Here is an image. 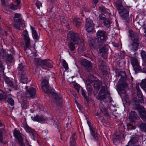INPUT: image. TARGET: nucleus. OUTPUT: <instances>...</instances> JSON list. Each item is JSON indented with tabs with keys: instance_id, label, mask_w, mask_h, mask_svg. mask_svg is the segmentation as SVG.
Listing matches in <instances>:
<instances>
[{
	"instance_id": "f257e3e1",
	"label": "nucleus",
	"mask_w": 146,
	"mask_h": 146,
	"mask_svg": "<svg viewBox=\"0 0 146 146\" xmlns=\"http://www.w3.org/2000/svg\"><path fill=\"white\" fill-rule=\"evenodd\" d=\"M41 87L44 93L51 95L53 96V100L56 105L60 106L62 103V97L60 94L49 86L48 80L46 78H44L42 80Z\"/></svg>"
},
{
	"instance_id": "f03ea898",
	"label": "nucleus",
	"mask_w": 146,
	"mask_h": 146,
	"mask_svg": "<svg viewBox=\"0 0 146 146\" xmlns=\"http://www.w3.org/2000/svg\"><path fill=\"white\" fill-rule=\"evenodd\" d=\"M28 88V86H26L25 88L27 90L26 92L23 94L21 98V107L24 109H27L28 107V99L36 96V91L35 88L33 87Z\"/></svg>"
},
{
	"instance_id": "7ed1b4c3",
	"label": "nucleus",
	"mask_w": 146,
	"mask_h": 146,
	"mask_svg": "<svg viewBox=\"0 0 146 146\" xmlns=\"http://www.w3.org/2000/svg\"><path fill=\"white\" fill-rule=\"evenodd\" d=\"M116 6L118 13L120 14L122 17L125 20L126 25L127 26L130 20L129 19V7L124 8L121 2L119 0L116 2Z\"/></svg>"
},
{
	"instance_id": "20e7f679",
	"label": "nucleus",
	"mask_w": 146,
	"mask_h": 146,
	"mask_svg": "<svg viewBox=\"0 0 146 146\" xmlns=\"http://www.w3.org/2000/svg\"><path fill=\"white\" fill-rule=\"evenodd\" d=\"M129 36L132 40L130 46L131 50L135 52L138 49V47L140 44L139 35L137 32L133 31L132 30H129Z\"/></svg>"
},
{
	"instance_id": "39448f33",
	"label": "nucleus",
	"mask_w": 146,
	"mask_h": 146,
	"mask_svg": "<svg viewBox=\"0 0 146 146\" xmlns=\"http://www.w3.org/2000/svg\"><path fill=\"white\" fill-rule=\"evenodd\" d=\"M118 76H120L121 78L119 80L117 86L118 90L120 91H123L127 86L126 82L127 76L125 71H121L118 74Z\"/></svg>"
},
{
	"instance_id": "423d86ee",
	"label": "nucleus",
	"mask_w": 146,
	"mask_h": 146,
	"mask_svg": "<svg viewBox=\"0 0 146 146\" xmlns=\"http://www.w3.org/2000/svg\"><path fill=\"white\" fill-rule=\"evenodd\" d=\"M107 39V34L106 31L103 30H98L97 31L95 39L99 45H103Z\"/></svg>"
},
{
	"instance_id": "0eeeda50",
	"label": "nucleus",
	"mask_w": 146,
	"mask_h": 146,
	"mask_svg": "<svg viewBox=\"0 0 146 146\" xmlns=\"http://www.w3.org/2000/svg\"><path fill=\"white\" fill-rule=\"evenodd\" d=\"M67 38L69 42H74L76 44H78L80 42V40L79 34L73 32L72 31H70L69 32L68 34Z\"/></svg>"
},
{
	"instance_id": "6e6552de",
	"label": "nucleus",
	"mask_w": 146,
	"mask_h": 146,
	"mask_svg": "<svg viewBox=\"0 0 146 146\" xmlns=\"http://www.w3.org/2000/svg\"><path fill=\"white\" fill-rule=\"evenodd\" d=\"M15 23L14 26L16 29L19 30L20 27H24L25 25L23 23V21L22 19L21 15L20 14L16 13L14 17Z\"/></svg>"
},
{
	"instance_id": "1a4fd4ad",
	"label": "nucleus",
	"mask_w": 146,
	"mask_h": 146,
	"mask_svg": "<svg viewBox=\"0 0 146 146\" xmlns=\"http://www.w3.org/2000/svg\"><path fill=\"white\" fill-rule=\"evenodd\" d=\"M106 88L105 86H102L99 92L96 97L98 100L102 101L106 98V96L108 98L110 97V93L108 91L106 92Z\"/></svg>"
},
{
	"instance_id": "9d476101",
	"label": "nucleus",
	"mask_w": 146,
	"mask_h": 146,
	"mask_svg": "<svg viewBox=\"0 0 146 146\" xmlns=\"http://www.w3.org/2000/svg\"><path fill=\"white\" fill-rule=\"evenodd\" d=\"M94 21V19L90 17L86 19L85 27L86 30L88 33L92 32L94 29V25L93 23Z\"/></svg>"
},
{
	"instance_id": "9b49d317",
	"label": "nucleus",
	"mask_w": 146,
	"mask_h": 146,
	"mask_svg": "<svg viewBox=\"0 0 146 146\" xmlns=\"http://www.w3.org/2000/svg\"><path fill=\"white\" fill-rule=\"evenodd\" d=\"M3 79L5 82L11 88L16 89L17 88V82L14 79L5 76Z\"/></svg>"
},
{
	"instance_id": "f8f14e48",
	"label": "nucleus",
	"mask_w": 146,
	"mask_h": 146,
	"mask_svg": "<svg viewBox=\"0 0 146 146\" xmlns=\"http://www.w3.org/2000/svg\"><path fill=\"white\" fill-rule=\"evenodd\" d=\"M130 60L131 64L136 73L139 72L141 70V68L136 56L131 57Z\"/></svg>"
},
{
	"instance_id": "ddd939ff",
	"label": "nucleus",
	"mask_w": 146,
	"mask_h": 146,
	"mask_svg": "<svg viewBox=\"0 0 146 146\" xmlns=\"http://www.w3.org/2000/svg\"><path fill=\"white\" fill-rule=\"evenodd\" d=\"M23 127L27 133L29 134H31L34 138L36 135H37L35 130L29 127L27 123H23ZM34 139L35 140L34 138Z\"/></svg>"
},
{
	"instance_id": "4468645a",
	"label": "nucleus",
	"mask_w": 146,
	"mask_h": 146,
	"mask_svg": "<svg viewBox=\"0 0 146 146\" xmlns=\"http://www.w3.org/2000/svg\"><path fill=\"white\" fill-rule=\"evenodd\" d=\"M81 64L88 71L90 72L92 70V64L90 61L86 60H84L82 61Z\"/></svg>"
},
{
	"instance_id": "2eb2a0df",
	"label": "nucleus",
	"mask_w": 146,
	"mask_h": 146,
	"mask_svg": "<svg viewBox=\"0 0 146 146\" xmlns=\"http://www.w3.org/2000/svg\"><path fill=\"white\" fill-rule=\"evenodd\" d=\"M89 82L90 84H91L94 86V90L97 91L99 90L102 84V82L99 80H90Z\"/></svg>"
},
{
	"instance_id": "dca6fc26",
	"label": "nucleus",
	"mask_w": 146,
	"mask_h": 146,
	"mask_svg": "<svg viewBox=\"0 0 146 146\" xmlns=\"http://www.w3.org/2000/svg\"><path fill=\"white\" fill-rule=\"evenodd\" d=\"M139 103H141L140 102V101L136 99L134 101V104H133V107L134 109L137 110L139 112L141 111L142 110L144 109L143 107Z\"/></svg>"
},
{
	"instance_id": "f3484780",
	"label": "nucleus",
	"mask_w": 146,
	"mask_h": 146,
	"mask_svg": "<svg viewBox=\"0 0 146 146\" xmlns=\"http://www.w3.org/2000/svg\"><path fill=\"white\" fill-rule=\"evenodd\" d=\"M31 118L33 121L38 122L43 121H45L46 119V117L42 115L40 116L38 115H37L34 117L31 116Z\"/></svg>"
},
{
	"instance_id": "a211bd4d",
	"label": "nucleus",
	"mask_w": 146,
	"mask_h": 146,
	"mask_svg": "<svg viewBox=\"0 0 146 146\" xmlns=\"http://www.w3.org/2000/svg\"><path fill=\"white\" fill-rule=\"evenodd\" d=\"M88 42L90 48L92 49H96L97 47V45L94 39L90 37H88Z\"/></svg>"
},
{
	"instance_id": "6ab92c4d",
	"label": "nucleus",
	"mask_w": 146,
	"mask_h": 146,
	"mask_svg": "<svg viewBox=\"0 0 146 146\" xmlns=\"http://www.w3.org/2000/svg\"><path fill=\"white\" fill-rule=\"evenodd\" d=\"M91 134L94 139L98 141H99V139L97 135V130L95 128L90 126Z\"/></svg>"
},
{
	"instance_id": "aec40b11",
	"label": "nucleus",
	"mask_w": 146,
	"mask_h": 146,
	"mask_svg": "<svg viewBox=\"0 0 146 146\" xmlns=\"http://www.w3.org/2000/svg\"><path fill=\"white\" fill-rule=\"evenodd\" d=\"M18 74L27 73L28 72L25 66L22 63L19 64V66L18 67Z\"/></svg>"
},
{
	"instance_id": "412c9836",
	"label": "nucleus",
	"mask_w": 146,
	"mask_h": 146,
	"mask_svg": "<svg viewBox=\"0 0 146 146\" xmlns=\"http://www.w3.org/2000/svg\"><path fill=\"white\" fill-rule=\"evenodd\" d=\"M136 89L137 90V93L138 96V100L140 101L141 103L143 102V96L141 93V92L139 88V85H137L136 87Z\"/></svg>"
},
{
	"instance_id": "4be33fe9",
	"label": "nucleus",
	"mask_w": 146,
	"mask_h": 146,
	"mask_svg": "<svg viewBox=\"0 0 146 146\" xmlns=\"http://www.w3.org/2000/svg\"><path fill=\"white\" fill-rule=\"evenodd\" d=\"M139 140V138L137 137L131 138L128 143V145H135Z\"/></svg>"
},
{
	"instance_id": "5701e85b",
	"label": "nucleus",
	"mask_w": 146,
	"mask_h": 146,
	"mask_svg": "<svg viewBox=\"0 0 146 146\" xmlns=\"http://www.w3.org/2000/svg\"><path fill=\"white\" fill-rule=\"evenodd\" d=\"M26 74L27 73L19 74L21 82L23 84L27 83L28 82V78Z\"/></svg>"
},
{
	"instance_id": "b1692460",
	"label": "nucleus",
	"mask_w": 146,
	"mask_h": 146,
	"mask_svg": "<svg viewBox=\"0 0 146 146\" xmlns=\"http://www.w3.org/2000/svg\"><path fill=\"white\" fill-rule=\"evenodd\" d=\"M44 66L49 68L52 67L53 66L52 64V62L49 60H43L42 67L44 68Z\"/></svg>"
},
{
	"instance_id": "393cba45",
	"label": "nucleus",
	"mask_w": 146,
	"mask_h": 146,
	"mask_svg": "<svg viewBox=\"0 0 146 146\" xmlns=\"http://www.w3.org/2000/svg\"><path fill=\"white\" fill-rule=\"evenodd\" d=\"M74 42H69L68 43V46L69 50L72 52L74 53L75 51L76 48L75 44Z\"/></svg>"
},
{
	"instance_id": "a878e982",
	"label": "nucleus",
	"mask_w": 146,
	"mask_h": 146,
	"mask_svg": "<svg viewBox=\"0 0 146 146\" xmlns=\"http://www.w3.org/2000/svg\"><path fill=\"white\" fill-rule=\"evenodd\" d=\"M8 96L6 93L4 92H2L0 93V100L1 101H6L8 96Z\"/></svg>"
},
{
	"instance_id": "bb28decb",
	"label": "nucleus",
	"mask_w": 146,
	"mask_h": 146,
	"mask_svg": "<svg viewBox=\"0 0 146 146\" xmlns=\"http://www.w3.org/2000/svg\"><path fill=\"white\" fill-rule=\"evenodd\" d=\"M13 134L14 136L17 139L18 141L22 140L23 138L21 135L20 132L17 130L16 129L14 130Z\"/></svg>"
},
{
	"instance_id": "cd10ccee",
	"label": "nucleus",
	"mask_w": 146,
	"mask_h": 146,
	"mask_svg": "<svg viewBox=\"0 0 146 146\" xmlns=\"http://www.w3.org/2000/svg\"><path fill=\"white\" fill-rule=\"evenodd\" d=\"M43 60L35 58L34 60V63L37 66H40L42 68H44L42 67Z\"/></svg>"
},
{
	"instance_id": "c85d7f7f",
	"label": "nucleus",
	"mask_w": 146,
	"mask_h": 146,
	"mask_svg": "<svg viewBox=\"0 0 146 146\" xmlns=\"http://www.w3.org/2000/svg\"><path fill=\"white\" fill-rule=\"evenodd\" d=\"M31 29L32 31V34L33 38L36 40H38L39 37L38 36L37 33L35 30V28L31 26Z\"/></svg>"
},
{
	"instance_id": "c756f323",
	"label": "nucleus",
	"mask_w": 146,
	"mask_h": 146,
	"mask_svg": "<svg viewBox=\"0 0 146 146\" xmlns=\"http://www.w3.org/2000/svg\"><path fill=\"white\" fill-rule=\"evenodd\" d=\"M25 41V44L24 46V50L26 51L27 49H29L30 47V38L24 39Z\"/></svg>"
},
{
	"instance_id": "7c9ffc66",
	"label": "nucleus",
	"mask_w": 146,
	"mask_h": 146,
	"mask_svg": "<svg viewBox=\"0 0 146 146\" xmlns=\"http://www.w3.org/2000/svg\"><path fill=\"white\" fill-rule=\"evenodd\" d=\"M137 117V114L134 111H131L129 113V118L131 120L136 119Z\"/></svg>"
},
{
	"instance_id": "2f4dec72",
	"label": "nucleus",
	"mask_w": 146,
	"mask_h": 146,
	"mask_svg": "<svg viewBox=\"0 0 146 146\" xmlns=\"http://www.w3.org/2000/svg\"><path fill=\"white\" fill-rule=\"evenodd\" d=\"M99 10L102 13H109L110 10L108 9H106L104 6H102L99 7Z\"/></svg>"
},
{
	"instance_id": "473e14b6",
	"label": "nucleus",
	"mask_w": 146,
	"mask_h": 146,
	"mask_svg": "<svg viewBox=\"0 0 146 146\" xmlns=\"http://www.w3.org/2000/svg\"><path fill=\"white\" fill-rule=\"evenodd\" d=\"M139 112L141 118L143 121H146V111L144 109Z\"/></svg>"
},
{
	"instance_id": "72a5a7b5",
	"label": "nucleus",
	"mask_w": 146,
	"mask_h": 146,
	"mask_svg": "<svg viewBox=\"0 0 146 146\" xmlns=\"http://www.w3.org/2000/svg\"><path fill=\"white\" fill-rule=\"evenodd\" d=\"M73 24L76 27L78 28L81 24L80 20L77 17L73 19Z\"/></svg>"
},
{
	"instance_id": "f704fd0d",
	"label": "nucleus",
	"mask_w": 146,
	"mask_h": 146,
	"mask_svg": "<svg viewBox=\"0 0 146 146\" xmlns=\"http://www.w3.org/2000/svg\"><path fill=\"white\" fill-rule=\"evenodd\" d=\"M141 130L144 132H146V123L141 122L139 125Z\"/></svg>"
},
{
	"instance_id": "c9c22d12",
	"label": "nucleus",
	"mask_w": 146,
	"mask_h": 146,
	"mask_svg": "<svg viewBox=\"0 0 146 146\" xmlns=\"http://www.w3.org/2000/svg\"><path fill=\"white\" fill-rule=\"evenodd\" d=\"M55 1V0H48V5L50 6L49 9L50 12H52L51 10L54 7Z\"/></svg>"
},
{
	"instance_id": "e433bc0d",
	"label": "nucleus",
	"mask_w": 146,
	"mask_h": 146,
	"mask_svg": "<svg viewBox=\"0 0 146 146\" xmlns=\"http://www.w3.org/2000/svg\"><path fill=\"white\" fill-rule=\"evenodd\" d=\"M81 94L83 96L84 100L86 101V103H88L89 101V98L88 97L86 96L85 91L81 88Z\"/></svg>"
},
{
	"instance_id": "4c0bfd02",
	"label": "nucleus",
	"mask_w": 146,
	"mask_h": 146,
	"mask_svg": "<svg viewBox=\"0 0 146 146\" xmlns=\"http://www.w3.org/2000/svg\"><path fill=\"white\" fill-rule=\"evenodd\" d=\"M127 129L128 130L134 129L136 128L135 126L133 124V122H131L127 123Z\"/></svg>"
},
{
	"instance_id": "58836bf2",
	"label": "nucleus",
	"mask_w": 146,
	"mask_h": 146,
	"mask_svg": "<svg viewBox=\"0 0 146 146\" xmlns=\"http://www.w3.org/2000/svg\"><path fill=\"white\" fill-rule=\"evenodd\" d=\"M103 23L105 26H109L111 23L109 18H106L103 21Z\"/></svg>"
},
{
	"instance_id": "ea45409f",
	"label": "nucleus",
	"mask_w": 146,
	"mask_h": 146,
	"mask_svg": "<svg viewBox=\"0 0 146 146\" xmlns=\"http://www.w3.org/2000/svg\"><path fill=\"white\" fill-rule=\"evenodd\" d=\"M87 88L88 92L89 95H90L92 92V86L89 83L87 85Z\"/></svg>"
},
{
	"instance_id": "a19ab883",
	"label": "nucleus",
	"mask_w": 146,
	"mask_h": 146,
	"mask_svg": "<svg viewBox=\"0 0 146 146\" xmlns=\"http://www.w3.org/2000/svg\"><path fill=\"white\" fill-rule=\"evenodd\" d=\"M7 102L11 106L14 105V101L11 97L8 98L7 100Z\"/></svg>"
},
{
	"instance_id": "79ce46f5",
	"label": "nucleus",
	"mask_w": 146,
	"mask_h": 146,
	"mask_svg": "<svg viewBox=\"0 0 146 146\" xmlns=\"http://www.w3.org/2000/svg\"><path fill=\"white\" fill-rule=\"evenodd\" d=\"M98 62L99 66L100 67L105 66L106 65L105 63L101 58H99L98 59Z\"/></svg>"
},
{
	"instance_id": "37998d69",
	"label": "nucleus",
	"mask_w": 146,
	"mask_h": 146,
	"mask_svg": "<svg viewBox=\"0 0 146 146\" xmlns=\"http://www.w3.org/2000/svg\"><path fill=\"white\" fill-rule=\"evenodd\" d=\"M141 55L142 59L146 62V52L142 50L141 52Z\"/></svg>"
},
{
	"instance_id": "c03bdc74",
	"label": "nucleus",
	"mask_w": 146,
	"mask_h": 146,
	"mask_svg": "<svg viewBox=\"0 0 146 146\" xmlns=\"http://www.w3.org/2000/svg\"><path fill=\"white\" fill-rule=\"evenodd\" d=\"M99 50L100 53H102L103 54H106L107 51V49L105 46L100 48Z\"/></svg>"
},
{
	"instance_id": "a18cd8bd",
	"label": "nucleus",
	"mask_w": 146,
	"mask_h": 146,
	"mask_svg": "<svg viewBox=\"0 0 146 146\" xmlns=\"http://www.w3.org/2000/svg\"><path fill=\"white\" fill-rule=\"evenodd\" d=\"M62 66L63 67L66 69L68 70V65L66 61L64 60H62Z\"/></svg>"
},
{
	"instance_id": "49530a36",
	"label": "nucleus",
	"mask_w": 146,
	"mask_h": 146,
	"mask_svg": "<svg viewBox=\"0 0 146 146\" xmlns=\"http://www.w3.org/2000/svg\"><path fill=\"white\" fill-rule=\"evenodd\" d=\"M141 86L143 88L146 90V79L142 81Z\"/></svg>"
},
{
	"instance_id": "de8ad7c7",
	"label": "nucleus",
	"mask_w": 146,
	"mask_h": 146,
	"mask_svg": "<svg viewBox=\"0 0 146 146\" xmlns=\"http://www.w3.org/2000/svg\"><path fill=\"white\" fill-rule=\"evenodd\" d=\"M23 35L24 36V39L30 38L28 34L27 31L25 30L23 32Z\"/></svg>"
},
{
	"instance_id": "09e8293b",
	"label": "nucleus",
	"mask_w": 146,
	"mask_h": 146,
	"mask_svg": "<svg viewBox=\"0 0 146 146\" xmlns=\"http://www.w3.org/2000/svg\"><path fill=\"white\" fill-rule=\"evenodd\" d=\"M7 59L8 62H11L13 60L12 55L8 54L7 56Z\"/></svg>"
},
{
	"instance_id": "8fccbe9b",
	"label": "nucleus",
	"mask_w": 146,
	"mask_h": 146,
	"mask_svg": "<svg viewBox=\"0 0 146 146\" xmlns=\"http://www.w3.org/2000/svg\"><path fill=\"white\" fill-rule=\"evenodd\" d=\"M77 139V136L76 133H74L72 136V137L70 138V140H73L76 141V140Z\"/></svg>"
},
{
	"instance_id": "3c124183",
	"label": "nucleus",
	"mask_w": 146,
	"mask_h": 146,
	"mask_svg": "<svg viewBox=\"0 0 146 146\" xmlns=\"http://www.w3.org/2000/svg\"><path fill=\"white\" fill-rule=\"evenodd\" d=\"M120 139L119 137V135H116L115 137L113 139V142L114 143H116L117 141H119Z\"/></svg>"
},
{
	"instance_id": "603ef678",
	"label": "nucleus",
	"mask_w": 146,
	"mask_h": 146,
	"mask_svg": "<svg viewBox=\"0 0 146 146\" xmlns=\"http://www.w3.org/2000/svg\"><path fill=\"white\" fill-rule=\"evenodd\" d=\"M102 113L104 114L105 115L108 116L109 115L107 110L106 108H104L102 110H101Z\"/></svg>"
},
{
	"instance_id": "864d4df0",
	"label": "nucleus",
	"mask_w": 146,
	"mask_h": 146,
	"mask_svg": "<svg viewBox=\"0 0 146 146\" xmlns=\"http://www.w3.org/2000/svg\"><path fill=\"white\" fill-rule=\"evenodd\" d=\"M99 18L100 20L104 21L106 19V16L104 14L102 13L99 15Z\"/></svg>"
},
{
	"instance_id": "5fc2aeb1",
	"label": "nucleus",
	"mask_w": 146,
	"mask_h": 146,
	"mask_svg": "<svg viewBox=\"0 0 146 146\" xmlns=\"http://www.w3.org/2000/svg\"><path fill=\"white\" fill-rule=\"evenodd\" d=\"M126 53L124 51H121L120 52V55L119 56H120V58L121 59H123L124 58V56H125Z\"/></svg>"
},
{
	"instance_id": "6e6d98bb",
	"label": "nucleus",
	"mask_w": 146,
	"mask_h": 146,
	"mask_svg": "<svg viewBox=\"0 0 146 146\" xmlns=\"http://www.w3.org/2000/svg\"><path fill=\"white\" fill-rule=\"evenodd\" d=\"M9 7L11 9L16 10L17 9V7L13 4H11L9 5Z\"/></svg>"
},
{
	"instance_id": "4d7b16f0",
	"label": "nucleus",
	"mask_w": 146,
	"mask_h": 146,
	"mask_svg": "<svg viewBox=\"0 0 146 146\" xmlns=\"http://www.w3.org/2000/svg\"><path fill=\"white\" fill-rule=\"evenodd\" d=\"M70 146H76V143L75 141L70 140L69 142Z\"/></svg>"
},
{
	"instance_id": "13d9d810",
	"label": "nucleus",
	"mask_w": 146,
	"mask_h": 146,
	"mask_svg": "<svg viewBox=\"0 0 146 146\" xmlns=\"http://www.w3.org/2000/svg\"><path fill=\"white\" fill-rule=\"evenodd\" d=\"M4 70L2 62L0 60V71H3Z\"/></svg>"
},
{
	"instance_id": "bf43d9fd",
	"label": "nucleus",
	"mask_w": 146,
	"mask_h": 146,
	"mask_svg": "<svg viewBox=\"0 0 146 146\" xmlns=\"http://www.w3.org/2000/svg\"><path fill=\"white\" fill-rule=\"evenodd\" d=\"M61 21L62 23L63 24H66L67 23V21L66 19L65 18H63L61 19Z\"/></svg>"
},
{
	"instance_id": "052dcab7",
	"label": "nucleus",
	"mask_w": 146,
	"mask_h": 146,
	"mask_svg": "<svg viewBox=\"0 0 146 146\" xmlns=\"http://www.w3.org/2000/svg\"><path fill=\"white\" fill-rule=\"evenodd\" d=\"M18 142L19 144V146H25L23 141V139L22 140L18 141Z\"/></svg>"
},
{
	"instance_id": "680f3d73",
	"label": "nucleus",
	"mask_w": 146,
	"mask_h": 146,
	"mask_svg": "<svg viewBox=\"0 0 146 146\" xmlns=\"http://www.w3.org/2000/svg\"><path fill=\"white\" fill-rule=\"evenodd\" d=\"M3 141V135L2 131L0 130V142H2Z\"/></svg>"
},
{
	"instance_id": "e2e57ef3",
	"label": "nucleus",
	"mask_w": 146,
	"mask_h": 146,
	"mask_svg": "<svg viewBox=\"0 0 146 146\" xmlns=\"http://www.w3.org/2000/svg\"><path fill=\"white\" fill-rule=\"evenodd\" d=\"M143 30L144 31V36H146V24H144L142 27Z\"/></svg>"
},
{
	"instance_id": "0e129e2a",
	"label": "nucleus",
	"mask_w": 146,
	"mask_h": 146,
	"mask_svg": "<svg viewBox=\"0 0 146 146\" xmlns=\"http://www.w3.org/2000/svg\"><path fill=\"white\" fill-rule=\"evenodd\" d=\"M74 88L76 89L78 93H79V90L80 88L79 86L77 84H76L74 85Z\"/></svg>"
},
{
	"instance_id": "69168bd1",
	"label": "nucleus",
	"mask_w": 146,
	"mask_h": 146,
	"mask_svg": "<svg viewBox=\"0 0 146 146\" xmlns=\"http://www.w3.org/2000/svg\"><path fill=\"white\" fill-rule=\"evenodd\" d=\"M54 125L55 127H56L57 128V129H58V132H59L60 131V126L57 125V123L56 122H54Z\"/></svg>"
},
{
	"instance_id": "338daca9",
	"label": "nucleus",
	"mask_w": 146,
	"mask_h": 146,
	"mask_svg": "<svg viewBox=\"0 0 146 146\" xmlns=\"http://www.w3.org/2000/svg\"><path fill=\"white\" fill-rule=\"evenodd\" d=\"M112 44L113 46L116 47H118L119 46V44L118 43H116L113 42H112Z\"/></svg>"
},
{
	"instance_id": "774afa93",
	"label": "nucleus",
	"mask_w": 146,
	"mask_h": 146,
	"mask_svg": "<svg viewBox=\"0 0 146 146\" xmlns=\"http://www.w3.org/2000/svg\"><path fill=\"white\" fill-rule=\"evenodd\" d=\"M101 70L102 71L104 72H107L106 70V65L105 66H104V67H100Z\"/></svg>"
}]
</instances>
